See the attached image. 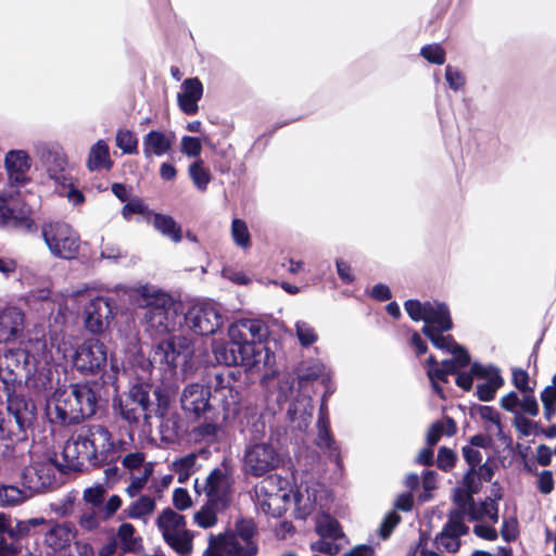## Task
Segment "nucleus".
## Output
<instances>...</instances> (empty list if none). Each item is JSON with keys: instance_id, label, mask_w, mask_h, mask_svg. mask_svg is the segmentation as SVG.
Returning a JSON list of instances; mask_svg holds the SVG:
<instances>
[{"instance_id": "1", "label": "nucleus", "mask_w": 556, "mask_h": 556, "mask_svg": "<svg viewBox=\"0 0 556 556\" xmlns=\"http://www.w3.org/2000/svg\"><path fill=\"white\" fill-rule=\"evenodd\" d=\"M118 366L116 361L111 359L110 371L101 376L102 383L87 381L83 383H71L67 389H56L53 392V408L48 407V418L53 425L60 427L76 426L85 419L97 414L101 407V389L103 384H110L114 391H118Z\"/></svg>"}, {"instance_id": "2", "label": "nucleus", "mask_w": 556, "mask_h": 556, "mask_svg": "<svg viewBox=\"0 0 556 556\" xmlns=\"http://www.w3.org/2000/svg\"><path fill=\"white\" fill-rule=\"evenodd\" d=\"M37 408L33 400L23 394H10L7 415L0 410V464L9 469L25 465L33 443L27 430L34 425Z\"/></svg>"}, {"instance_id": "3", "label": "nucleus", "mask_w": 556, "mask_h": 556, "mask_svg": "<svg viewBox=\"0 0 556 556\" xmlns=\"http://www.w3.org/2000/svg\"><path fill=\"white\" fill-rule=\"evenodd\" d=\"M79 438L86 462L92 467L117 463L128 446L124 440H113L112 433L103 425H88L81 430Z\"/></svg>"}, {"instance_id": "4", "label": "nucleus", "mask_w": 556, "mask_h": 556, "mask_svg": "<svg viewBox=\"0 0 556 556\" xmlns=\"http://www.w3.org/2000/svg\"><path fill=\"white\" fill-rule=\"evenodd\" d=\"M156 386L149 382L134 383L127 392L114 397L113 408L115 413L130 428H138L141 419L146 424L155 416L156 401H151V393Z\"/></svg>"}, {"instance_id": "5", "label": "nucleus", "mask_w": 556, "mask_h": 556, "mask_svg": "<svg viewBox=\"0 0 556 556\" xmlns=\"http://www.w3.org/2000/svg\"><path fill=\"white\" fill-rule=\"evenodd\" d=\"M257 526L252 518H240L235 522L233 531L218 535L211 534L207 549L228 556H256L258 552Z\"/></svg>"}, {"instance_id": "6", "label": "nucleus", "mask_w": 556, "mask_h": 556, "mask_svg": "<svg viewBox=\"0 0 556 556\" xmlns=\"http://www.w3.org/2000/svg\"><path fill=\"white\" fill-rule=\"evenodd\" d=\"M135 302L139 308L144 309L146 324L157 332H169L174 323L169 321V311L174 306L172 296L150 286H142L136 291Z\"/></svg>"}, {"instance_id": "7", "label": "nucleus", "mask_w": 556, "mask_h": 556, "mask_svg": "<svg viewBox=\"0 0 556 556\" xmlns=\"http://www.w3.org/2000/svg\"><path fill=\"white\" fill-rule=\"evenodd\" d=\"M232 471L231 467L224 460L219 467L212 469L200 488L199 479L194 481V491L200 494L203 491L213 505L228 508L232 501Z\"/></svg>"}, {"instance_id": "8", "label": "nucleus", "mask_w": 556, "mask_h": 556, "mask_svg": "<svg viewBox=\"0 0 556 556\" xmlns=\"http://www.w3.org/2000/svg\"><path fill=\"white\" fill-rule=\"evenodd\" d=\"M42 237L50 252L60 258L73 260L79 253V236L66 223L53 222L42 226Z\"/></svg>"}, {"instance_id": "9", "label": "nucleus", "mask_w": 556, "mask_h": 556, "mask_svg": "<svg viewBox=\"0 0 556 556\" xmlns=\"http://www.w3.org/2000/svg\"><path fill=\"white\" fill-rule=\"evenodd\" d=\"M179 404L186 419L190 422L201 421L202 417L215 412L211 386L199 382H191L184 387Z\"/></svg>"}, {"instance_id": "10", "label": "nucleus", "mask_w": 556, "mask_h": 556, "mask_svg": "<svg viewBox=\"0 0 556 556\" xmlns=\"http://www.w3.org/2000/svg\"><path fill=\"white\" fill-rule=\"evenodd\" d=\"M156 401L155 416L161 419L160 433L165 442H175L182 434V420L178 413L172 412V393L165 386H156L153 390Z\"/></svg>"}, {"instance_id": "11", "label": "nucleus", "mask_w": 556, "mask_h": 556, "mask_svg": "<svg viewBox=\"0 0 556 556\" xmlns=\"http://www.w3.org/2000/svg\"><path fill=\"white\" fill-rule=\"evenodd\" d=\"M281 457L271 443H255L245 448L243 470L248 476L260 478L277 469Z\"/></svg>"}, {"instance_id": "12", "label": "nucleus", "mask_w": 556, "mask_h": 556, "mask_svg": "<svg viewBox=\"0 0 556 556\" xmlns=\"http://www.w3.org/2000/svg\"><path fill=\"white\" fill-rule=\"evenodd\" d=\"M193 353L189 339L184 336H170L160 341L153 350L152 363L166 366L165 370L175 371L186 364Z\"/></svg>"}, {"instance_id": "13", "label": "nucleus", "mask_w": 556, "mask_h": 556, "mask_svg": "<svg viewBox=\"0 0 556 556\" xmlns=\"http://www.w3.org/2000/svg\"><path fill=\"white\" fill-rule=\"evenodd\" d=\"M230 379H235L232 371H228L227 377L224 374H216L212 391L215 412L226 421L235 419L241 408V394L230 384Z\"/></svg>"}, {"instance_id": "14", "label": "nucleus", "mask_w": 556, "mask_h": 556, "mask_svg": "<svg viewBox=\"0 0 556 556\" xmlns=\"http://www.w3.org/2000/svg\"><path fill=\"white\" fill-rule=\"evenodd\" d=\"M56 468V457H49L45 462H35L25 466L21 477L24 489L28 490L31 495L54 490L58 486Z\"/></svg>"}, {"instance_id": "15", "label": "nucleus", "mask_w": 556, "mask_h": 556, "mask_svg": "<svg viewBox=\"0 0 556 556\" xmlns=\"http://www.w3.org/2000/svg\"><path fill=\"white\" fill-rule=\"evenodd\" d=\"M108 363V348L97 338L86 339L77 346L73 364L83 375L99 374Z\"/></svg>"}, {"instance_id": "16", "label": "nucleus", "mask_w": 556, "mask_h": 556, "mask_svg": "<svg viewBox=\"0 0 556 556\" xmlns=\"http://www.w3.org/2000/svg\"><path fill=\"white\" fill-rule=\"evenodd\" d=\"M29 354L25 350H15L4 353L3 357L0 358V379L10 394V388L15 384H21L24 378H28L30 372L28 368Z\"/></svg>"}, {"instance_id": "17", "label": "nucleus", "mask_w": 556, "mask_h": 556, "mask_svg": "<svg viewBox=\"0 0 556 556\" xmlns=\"http://www.w3.org/2000/svg\"><path fill=\"white\" fill-rule=\"evenodd\" d=\"M186 325L199 336L215 333L222 326V315L208 304L191 306L185 314Z\"/></svg>"}, {"instance_id": "18", "label": "nucleus", "mask_w": 556, "mask_h": 556, "mask_svg": "<svg viewBox=\"0 0 556 556\" xmlns=\"http://www.w3.org/2000/svg\"><path fill=\"white\" fill-rule=\"evenodd\" d=\"M113 318L112 302L108 298L91 299L84 308V323L88 331L93 334L103 333Z\"/></svg>"}, {"instance_id": "19", "label": "nucleus", "mask_w": 556, "mask_h": 556, "mask_svg": "<svg viewBox=\"0 0 556 556\" xmlns=\"http://www.w3.org/2000/svg\"><path fill=\"white\" fill-rule=\"evenodd\" d=\"M4 167L11 187H23L31 181L28 172L31 159L24 150H10L4 157Z\"/></svg>"}, {"instance_id": "20", "label": "nucleus", "mask_w": 556, "mask_h": 556, "mask_svg": "<svg viewBox=\"0 0 556 556\" xmlns=\"http://www.w3.org/2000/svg\"><path fill=\"white\" fill-rule=\"evenodd\" d=\"M464 517V510H451L447 522L435 536V543L447 552H457L459 548L458 539L466 535L469 531V528L463 521Z\"/></svg>"}, {"instance_id": "21", "label": "nucleus", "mask_w": 556, "mask_h": 556, "mask_svg": "<svg viewBox=\"0 0 556 556\" xmlns=\"http://www.w3.org/2000/svg\"><path fill=\"white\" fill-rule=\"evenodd\" d=\"M13 197L11 194L0 193V226H8L23 232H33L37 226L34 219L20 210L18 212L11 205Z\"/></svg>"}, {"instance_id": "22", "label": "nucleus", "mask_w": 556, "mask_h": 556, "mask_svg": "<svg viewBox=\"0 0 556 556\" xmlns=\"http://www.w3.org/2000/svg\"><path fill=\"white\" fill-rule=\"evenodd\" d=\"M288 482L279 475H268L256 486L255 493L261 500V507L264 513L269 514L271 510V500H279L286 497V490Z\"/></svg>"}, {"instance_id": "23", "label": "nucleus", "mask_w": 556, "mask_h": 556, "mask_svg": "<svg viewBox=\"0 0 556 556\" xmlns=\"http://www.w3.org/2000/svg\"><path fill=\"white\" fill-rule=\"evenodd\" d=\"M229 338L263 343L267 336V327L258 319H240L229 327Z\"/></svg>"}, {"instance_id": "24", "label": "nucleus", "mask_w": 556, "mask_h": 556, "mask_svg": "<svg viewBox=\"0 0 556 556\" xmlns=\"http://www.w3.org/2000/svg\"><path fill=\"white\" fill-rule=\"evenodd\" d=\"M85 450L83 448V442H80V438L78 434L73 442L67 441L64 444L62 451V462H59L56 459V469L61 473L83 471L85 467Z\"/></svg>"}, {"instance_id": "25", "label": "nucleus", "mask_w": 556, "mask_h": 556, "mask_svg": "<svg viewBox=\"0 0 556 556\" xmlns=\"http://www.w3.org/2000/svg\"><path fill=\"white\" fill-rule=\"evenodd\" d=\"M203 96V85L198 77L187 78L181 85V92L177 94L179 109L187 115H194L199 111L198 102Z\"/></svg>"}, {"instance_id": "26", "label": "nucleus", "mask_w": 556, "mask_h": 556, "mask_svg": "<svg viewBox=\"0 0 556 556\" xmlns=\"http://www.w3.org/2000/svg\"><path fill=\"white\" fill-rule=\"evenodd\" d=\"M24 313L16 307H5L0 311V343L15 340L23 331Z\"/></svg>"}, {"instance_id": "27", "label": "nucleus", "mask_w": 556, "mask_h": 556, "mask_svg": "<svg viewBox=\"0 0 556 556\" xmlns=\"http://www.w3.org/2000/svg\"><path fill=\"white\" fill-rule=\"evenodd\" d=\"M426 313L422 327L433 328L435 330H452L454 327L450 307L444 302L426 301Z\"/></svg>"}, {"instance_id": "28", "label": "nucleus", "mask_w": 556, "mask_h": 556, "mask_svg": "<svg viewBox=\"0 0 556 556\" xmlns=\"http://www.w3.org/2000/svg\"><path fill=\"white\" fill-rule=\"evenodd\" d=\"M41 161L51 179L61 186H65L70 177L66 174L67 157L59 150H47L41 155Z\"/></svg>"}, {"instance_id": "29", "label": "nucleus", "mask_w": 556, "mask_h": 556, "mask_svg": "<svg viewBox=\"0 0 556 556\" xmlns=\"http://www.w3.org/2000/svg\"><path fill=\"white\" fill-rule=\"evenodd\" d=\"M76 535V529L71 523H55L45 533V545L53 552L70 547Z\"/></svg>"}, {"instance_id": "30", "label": "nucleus", "mask_w": 556, "mask_h": 556, "mask_svg": "<svg viewBox=\"0 0 556 556\" xmlns=\"http://www.w3.org/2000/svg\"><path fill=\"white\" fill-rule=\"evenodd\" d=\"M199 425L193 428V435L198 441H204L206 443H214L217 441L218 432L224 424V420L216 412L208 414L198 421Z\"/></svg>"}, {"instance_id": "31", "label": "nucleus", "mask_w": 556, "mask_h": 556, "mask_svg": "<svg viewBox=\"0 0 556 556\" xmlns=\"http://www.w3.org/2000/svg\"><path fill=\"white\" fill-rule=\"evenodd\" d=\"M172 148V140L164 132L150 130L143 137V153L146 157L152 155L161 156L167 153Z\"/></svg>"}, {"instance_id": "32", "label": "nucleus", "mask_w": 556, "mask_h": 556, "mask_svg": "<svg viewBox=\"0 0 556 556\" xmlns=\"http://www.w3.org/2000/svg\"><path fill=\"white\" fill-rule=\"evenodd\" d=\"M113 161L110 157L109 146L104 140L97 141L90 149L87 167L94 172L102 168L111 169Z\"/></svg>"}, {"instance_id": "33", "label": "nucleus", "mask_w": 556, "mask_h": 556, "mask_svg": "<svg viewBox=\"0 0 556 556\" xmlns=\"http://www.w3.org/2000/svg\"><path fill=\"white\" fill-rule=\"evenodd\" d=\"M456 432V421L452 417L445 416L443 420H438L430 426L426 438L427 444L434 446L443 435L453 437Z\"/></svg>"}, {"instance_id": "34", "label": "nucleus", "mask_w": 556, "mask_h": 556, "mask_svg": "<svg viewBox=\"0 0 556 556\" xmlns=\"http://www.w3.org/2000/svg\"><path fill=\"white\" fill-rule=\"evenodd\" d=\"M213 352L218 364L228 367L239 366V348L237 339L230 338L229 342L215 344Z\"/></svg>"}, {"instance_id": "35", "label": "nucleus", "mask_w": 556, "mask_h": 556, "mask_svg": "<svg viewBox=\"0 0 556 556\" xmlns=\"http://www.w3.org/2000/svg\"><path fill=\"white\" fill-rule=\"evenodd\" d=\"M152 217L153 226L163 236L170 238L174 242L181 241V227L176 223V220L172 216L161 213H153Z\"/></svg>"}, {"instance_id": "36", "label": "nucleus", "mask_w": 556, "mask_h": 556, "mask_svg": "<svg viewBox=\"0 0 556 556\" xmlns=\"http://www.w3.org/2000/svg\"><path fill=\"white\" fill-rule=\"evenodd\" d=\"M239 348V366L252 368L261 362L260 344L247 340H237Z\"/></svg>"}, {"instance_id": "37", "label": "nucleus", "mask_w": 556, "mask_h": 556, "mask_svg": "<svg viewBox=\"0 0 556 556\" xmlns=\"http://www.w3.org/2000/svg\"><path fill=\"white\" fill-rule=\"evenodd\" d=\"M135 527L128 522H124L118 527L117 538L123 553H136L141 548L142 539L140 536L135 538Z\"/></svg>"}, {"instance_id": "38", "label": "nucleus", "mask_w": 556, "mask_h": 556, "mask_svg": "<svg viewBox=\"0 0 556 556\" xmlns=\"http://www.w3.org/2000/svg\"><path fill=\"white\" fill-rule=\"evenodd\" d=\"M448 331L450 330L434 331L433 328L429 327L421 328V333L430 340V342L435 349L451 353V351L454 349V345L457 344V342L455 341L452 334H444L445 332Z\"/></svg>"}, {"instance_id": "39", "label": "nucleus", "mask_w": 556, "mask_h": 556, "mask_svg": "<svg viewBox=\"0 0 556 556\" xmlns=\"http://www.w3.org/2000/svg\"><path fill=\"white\" fill-rule=\"evenodd\" d=\"M316 532L321 539H331L333 541L344 536L339 521L329 514H325L321 519L318 520Z\"/></svg>"}, {"instance_id": "40", "label": "nucleus", "mask_w": 556, "mask_h": 556, "mask_svg": "<svg viewBox=\"0 0 556 556\" xmlns=\"http://www.w3.org/2000/svg\"><path fill=\"white\" fill-rule=\"evenodd\" d=\"M164 541L178 554H189L192 548L191 538L188 531H164Z\"/></svg>"}, {"instance_id": "41", "label": "nucleus", "mask_w": 556, "mask_h": 556, "mask_svg": "<svg viewBox=\"0 0 556 556\" xmlns=\"http://www.w3.org/2000/svg\"><path fill=\"white\" fill-rule=\"evenodd\" d=\"M505 381L501 374L495 371V375L489 378L483 383H479L476 389V396L479 401L490 402L495 399L496 392L504 386Z\"/></svg>"}, {"instance_id": "42", "label": "nucleus", "mask_w": 556, "mask_h": 556, "mask_svg": "<svg viewBox=\"0 0 556 556\" xmlns=\"http://www.w3.org/2000/svg\"><path fill=\"white\" fill-rule=\"evenodd\" d=\"M157 527L164 534V531H178L186 526L185 516L174 511L172 508H165L156 520Z\"/></svg>"}, {"instance_id": "43", "label": "nucleus", "mask_w": 556, "mask_h": 556, "mask_svg": "<svg viewBox=\"0 0 556 556\" xmlns=\"http://www.w3.org/2000/svg\"><path fill=\"white\" fill-rule=\"evenodd\" d=\"M155 500L149 495H141L136 502L131 503L125 510L128 518L140 519L150 515L155 509Z\"/></svg>"}, {"instance_id": "44", "label": "nucleus", "mask_w": 556, "mask_h": 556, "mask_svg": "<svg viewBox=\"0 0 556 556\" xmlns=\"http://www.w3.org/2000/svg\"><path fill=\"white\" fill-rule=\"evenodd\" d=\"M231 238L233 243L243 250L250 249L252 247L251 235L248 225L243 219H232Z\"/></svg>"}, {"instance_id": "45", "label": "nucleus", "mask_w": 556, "mask_h": 556, "mask_svg": "<svg viewBox=\"0 0 556 556\" xmlns=\"http://www.w3.org/2000/svg\"><path fill=\"white\" fill-rule=\"evenodd\" d=\"M188 172L197 189L202 192L206 191L211 182V174L210 170L204 167L203 161L198 160L190 164Z\"/></svg>"}, {"instance_id": "46", "label": "nucleus", "mask_w": 556, "mask_h": 556, "mask_svg": "<svg viewBox=\"0 0 556 556\" xmlns=\"http://www.w3.org/2000/svg\"><path fill=\"white\" fill-rule=\"evenodd\" d=\"M28 498L25 491L15 485L0 486V503L2 506L13 507L21 505Z\"/></svg>"}, {"instance_id": "47", "label": "nucleus", "mask_w": 556, "mask_h": 556, "mask_svg": "<svg viewBox=\"0 0 556 556\" xmlns=\"http://www.w3.org/2000/svg\"><path fill=\"white\" fill-rule=\"evenodd\" d=\"M224 509L225 508L219 507V505H213L210 501H207L205 505L194 514V521L201 528H211L217 523V511Z\"/></svg>"}, {"instance_id": "48", "label": "nucleus", "mask_w": 556, "mask_h": 556, "mask_svg": "<svg viewBox=\"0 0 556 556\" xmlns=\"http://www.w3.org/2000/svg\"><path fill=\"white\" fill-rule=\"evenodd\" d=\"M116 146L124 154H138V138L129 129H118L115 137Z\"/></svg>"}, {"instance_id": "49", "label": "nucleus", "mask_w": 556, "mask_h": 556, "mask_svg": "<svg viewBox=\"0 0 556 556\" xmlns=\"http://www.w3.org/2000/svg\"><path fill=\"white\" fill-rule=\"evenodd\" d=\"M47 523L48 521L42 517L30 518L27 520H17L13 527L12 541L15 544H18V542H21L23 539L27 538L30 534L31 528Z\"/></svg>"}, {"instance_id": "50", "label": "nucleus", "mask_w": 556, "mask_h": 556, "mask_svg": "<svg viewBox=\"0 0 556 556\" xmlns=\"http://www.w3.org/2000/svg\"><path fill=\"white\" fill-rule=\"evenodd\" d=\"M194 465V454H189L174 462L173 469L178 476L179 483H186L189 480L190 476L193 472Z\"/></svg>"}, {"instance_id": "51", "label": "nucleus", "mask_w": 556, "mask_h": 556, "mask_svg": "<svg viewBox=\"0 0 556 556\" xmlns=\"http://www.w3.org/2000/svg\"><path fill=\"white\" fill-rule=\"evenodd\" d=\"M544 418L549 421L556 416V386L551 384L541 392Z\"/></svg>"}, {"instance_id": "52", "label": "nucleus", "mask_w": 556, "mask_h": 556, "mask_svg": "<svg viewBox=\"0 0 556 556\" xmlns=\"http://www.w3.org/2000/svg\"><path fill=\"white\" fill-rule=\"evenodd\" d=\"M153 213L154 212L150 210L148 205L144 204V202L139 198H135L128 201L122 210V215L125 219H129L132 214H140L144 219L150 220Z\"/></svg>"}, {"instance_id": "53", "label": "nucleus", "mask_w": 556, "mask_h": 556, "mask_svg": "<svg viewBox=\"0 0 556 556\" xmlns=\"http://www.w3.org/2000/svg\"><path fill=\"white\" fill-rule=\"evenodd\" d=\"M420 55L431 64L442 65L446 61V53L440 43H430L421 47Z\"/></svg>"}, {"instance_id": "54", "label": "nucleus", "mask_w": 556, "mask_h": 556, "mask_svg": "<svg viewBox=\"0 0 556 556\" xmlns=\"http://www.w3.org/2000/svg\"><path fill=\"white\" fill-rule=\"evenodd\" d=\"M426 371L429 381L448 382V375L439 366V362L434 355H430L426 362Z\"/></svg>"}, {"instance_id": "55", "label": "nucleus", "mask_w": 556, "mask_h": 556, "mask_svg": "<svg viewBox=\"0 0 556 556\" xmlns=\"http://www.w3.org/2000/svg\"><path fill=\"white\" fill-rule=\"evenodd\" d=\"M317 429H318L317 445L320 447L324 446V447L330 450L332 447V445L334 444V440L331 434L329 418H323V417L318 418L317 419Z\"/></svg>"}, {"instance_id": "56", "label": "nucleus", "mask_w": 556, "mask_h": 556, "mask_svg": "<svg viewBox=\"0 0 556 556\" xmlns=\"http://www.w3.org/2000/svg\"><path fill=\"white\" fill-rule=\"evenodd\" d=\"M456 462H457V454L446 447V446H441L438 451V457H437V466L445 471V472H448L451 471L455 465H456Z\"/></svg>"}, {"instance_id": "57", "label": "nucleus", "mask_w": 556, "mask_h": 556, "mask_svg": "<svg viewBox=\"0 0 556 556\" xmlns=\"http://www.w3.org/2000/svg\"><path fill=\"white\" fill-rule=\"evenodd\" d=\"M475 494L468 492L463 486L454 489L453 503L457 506L455 510H464V515L467 514V509L475 503Z\"/></svg>"}, {"instance_id": "58", "label": "nucleus", "mask_w": 556, "mask_h": 556, "mask_svg": "<svg viewBox=\"0 0 556 556\" xmlns=\"http://www.w3.org/2000/svg\"><path fill=\"white\" fill-rule=\"evenodd\" d=\"M299 342L303 346H309L317 341L315 329L305 321H298L295 325Z\"/></svg>"}, {"instance_id": "59", "label": "nucleus", "mask_w": 556, "mask_h": 556, "mask_svg": "<svg viewBox=\"0 0 556 556\" xmlns=\"http://www.w3.org/2000/svg\"><path fill=\"white\" fill-rule=\"evenodd\" d=\"M105 489L103 485L98 484L91 488H87L84 491L83 498L86 503L93 507L100 508L104 502Z\"/></svg>"}, {"instance_id": "60", "label": "nucleus", "mask_w": 556, "mask_h": 556, "mask_svg": "<svg viewBox=\"0 0 556 556\" xmlns=\"http://www.w3.org/2000/svg\"><path fill=\"white\" fill-rule=\"evenodd\" d=\"M401 516L396 511H389L384 516L379 528L380 538L387 540L392 534L395 527L401 522Z\"/></svg>"}, {"instance_id": "61", "label": "nucleus", "mask_w": 556, "mask_h": 556, "mask_svg": "<svg viewBox=\"0 0 556 556\" xmlns=\"http://www.w3.org/2000/svg\"><path fill=\"white\" fill-rule=\"evenodd\" d=\"M404 308L413 321H420L425 318L426 302L421 303L419 300L409 299L404 302Z\"/></svg>"}, {"instance_id": "62", "label": "nucleus", "mask_w": 556, "mask_h": 556, "mask_svg": "<svg viewBox=\"0 0 556 556\" xmlns=\"http://www.w3.org/2000/svg\"><path fill=\"white\" fill-rule=\"evenodd\" d=\"M519 406L525 414L531 417H535L539 414L540 408L534 395V390L522 392V400H519Z\"/></svg>"}, {"instance_id": "63", "label": "nucleus", "mask_w": 556, "mask_h": 556, "mask_svg": "<svg viewBox=\"0 0 556 556\" xmlns=\"http://www.w3.org/2000/svg\"><path fill=\"white\" fill-rule=\"evenodd\" d=\"M470 371H471V375L473 377V379H485V380H489L490 377H492V375H495V371L497 374H501V370L500 368H497L496 366L494 365H483L479 362H473L472 364H470Z\"/></svg>"}, {"instance_id": "64", "label": "nucleus", "mask_w": 556, "mask_h": 556, "mask_svg": "<svg viewBox=\"0 0 556 556\" xmlns=\"http://www.w3.org/2000/svg\"><path fill=\"white\" fill-rule=\"evenodd\" d=\"M202 151L201 141L199 138L191 136H184L181 139V152L187 156H199Z\"/></svg>"}]
</instances>
